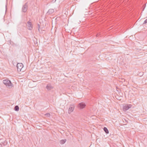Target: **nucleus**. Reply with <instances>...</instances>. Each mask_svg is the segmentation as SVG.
I'll list each match as a JSON object with an SVG mask.
<instances>
[{"instance_id": "obj_1", "label": "nucleus", "mask_w": 147, "mask_h": 147, "mask_svg": "<svg viewBox=\"0 0 147 147\" xmlns=\"http://www.w3.org/2000/svg\"><path fill=\"white\" fill-rule=\"evenodd\" d=\"M3 83L7 86H8L9 88H11L13 87V84L11 81L8 80H3Z\"/></svg>"}, {"instance_id": "obj_2", "label": "nucleus", "mask_w": 147, "mask_h": 147, "mask_svg": "<svg viewBox=\"0 0 147 147\" xmlns=\"http://www.w3.org/2000/svg\"><path fill=\"white\" fill-rule=\"evenodd\" d=\"M75 106L74 104H71L70 105L68 110V113L69 114L71 113L74 111V109Z\"/></svg>"}, {"instance_id": "obj_3", "label": "nucleus", "mask_w": 147, "mask_h": 147, "mask_svg": "<svg viewBox=\"0 0 147 147\" xmlns=\"http://www.w3.org/2000/svg\"><path fill=\"white\" fill-rule=\"evenodd\" d=\"M132 105H131L125 104L123 106V109L124 111H125L131 107Z\"/></svg>"}, {"instance_id": "obj_4", "label": "nucleus", "mask_w": 147, "mask_h": 147, "mask_svg": "<svg viewBox=\"0 0 147 147\" xmlns=\"http://www.w3.org/2000/svg\"><path fill=\"white\" fill-rule=\"evenodd\" d=\"M17 68L18 71H20L21 69L23 67V65L22 63H18L16 66Z\"/></svg>"}, {"instance_id": "obj_5", "label": "nucleus", "mask_w": 147, "mask_h": 147, "mask_svg": "<svg viewBox=\"0 0 147 147\" xmlns=\"http://www.w3.org/2000/svg\"><path fill=\"white\" fill-rule=\"evenodd\" d=\"M28 8V4L27 3H26L23 6L22 10V12H26L27 11Z\"/></svg>"}, {"instance_id": "obj_6", "label": "nucleus", "mask_w": 147, "mask_h": 147, "mask_svg": "<svg viewBox=\"0 0 147 147\" xmlns=\"http://www.w3.org/2000/svg\"><path fill=\"white\" fill-rule=\"evenodd\" d=\"M86 106V105L85 103L81 102L78 104V108L82 109L84 108Z\"/></svg>"}, {"instance_id": "obj_7", "label": "nucleus", "mask_w": 147, "mask_h": 147, "mask_svg": "<svg viewBox=\"0 0 147 147\" xmlns=\"http://www.w3.org/2000/svg\"><path fill=\"white\" fill-rule=\"evenodd\" d=\"M27 28L28 29L31 30L32 29L33 27L32 23L31 22L29 21L27 22Z\"/></svg>"}, {"instance_id": "obj_8", "label": "nucleus", "mask_w": 147, "mask_h": 147, "mask_svg": "<svg viewBox=\"0 0 147 147\" xmlns=\"http://www.w3.org/2000/svg\"><path fill=\"white\" fill-rule=\"evenodd\" d=\"M46 88L48 90H49L52 89L53 87L51 86V84L49 83L47 85Z\"/></svg>"}, {"instance_id": "obj_9", "label": "nucleus", "mask_w": 147, "mask_h": 147, "mask_svg": "<svg viewBox=\"0 0 147 147\" xmlns=\"http://www.w3.org/2000/svg\"><path fill=\"white\" fill-rule=\"evenodd\" d=\"M66 141V139H63L61 140L60 141V143L61 144H64Z\"/></svg>"}, {"instance_id": "obj_10", "label": "nucleus", "mask_w": 147, "mask_h": 147, "mask_svg": "<svg viewBox=\"0 0 147 147\" xmlns=\"http://www.w3.org/2000/svg\"><path fill=\"white\" fill-rule=\"evenodd\" d=\"M54 12V10L53 9H50L48 10L47 13L49 14H51L53 13V12Z\"/></svg>"}, {"instance_id": "obj_11", "label": "nucleus", "mask_w": 147, "mask_h": 147, "mask_svg": "<svg viewBox=\"0 0 147 147\" xmlns=\"http://www.w3.org/2000/svg\"><path fill=\"white\" fill-rule=\"evenodd\" d=\"M19 107L18 105L16 106L14 108V110L16 111H18L19 110Z\"/></svg>"}, {"instance_id": "obj_12", "label": "nucleus", "mask_w": 147, "mask_h": 147, "mask_svg": "<svg viewBox=\"0 0 147 147\" xmlns=\"http://www.w3.org/2000/svg\"><path fill=\"white\" fill-rule=\"evenodd\" d=\"M103 129L106 134H107L109 133V131L106 127H104L103 128Z\"/></svg>"}, {"instance_id": "obj_13", "label": "nucleus", "mask_w": 147, "mask_h": 147, "mask_svg": "<svg viewBox=\"0 0 147 147\" xmlns=\"http://www.w3.org/2000/svg\"><path fill=\"white\" fill-rule=\"evenodd\" d=\"M119 81L122 82H124L125 81V79L123 78H122L121 79H120Z\"/></svg>"}, {"instance_id": "obj_14", "label": "nucleus", "mask_w": 147, "mask_h": 147, "mask_svg": "<svg viewBox=\"0 0 147 147\" xmlns=\"http://www.w3.org/2000/svg\"><path fill=\"white\" fill-rule=\"evenodd\" d=\"M38 29L39 32L40 31V27L39 24H38Z\"/></svg>"}, {"instance_id": "obj_15", "label": "nucleus", "mask_w": 147, "mask_h": 147, "mask_svg": "<svg viewBox=\"0 0 147 147\" xmlns=\"http://www.w3.org/2000/svg\"><path fill=\"white\" fill-rule=\"evenodd\" d=\"M45 115L47 117H49L50 115V114L49 113H47L45 114Z\"/></svg>"}, {"instance_id": "obj_16", "label": "nucleus", "mask_w": 147, "mask_h": 147, "mask_svg": "<svg viewBox=\"0 0 147 147\" xmlns=\"http://www.w3.org/2000/svg\"><path fill=\"white\" fill-rule=\"evenodd\" d=\"M147 24V19L144 21V22L143 24Z\"/></svg>"}, {"instance_id": "obj_17", "label": "nucleus", "mask_w": 147, "mask_h": 147, "mask_svg": "<svg viewBox=\"0 0 147 147\" xmlns=\"http://www.w3.org/2000/svg\"><path fill=\"white\" fill-rule=\"evenodd\" d=\"M146 4H145L143 6V11H144V10L145 9V7H146Z\"/></svg>"}, {"instance_id": "obj_18", "label": "nucleus", "mask_w": 147, "mask_h": 147, "mask_svg": "<svg viewBox=\"0 0 147 147\" xmlns=\"http://www.w3.org/2000/svg\"><path fill=\"white\" fill-rule=\"evenodd\" d=\"M99 36V35H98V34H97V35H96V36Z\"/></svg>"}, {"instance_id": "obj_19", "label": "nucleus", "mask_w": 147, "mask_h": 147, "mask_svg": "<svg viewBox=\"0 0 147 147\" xmlns=\"http://www.w3.org/2000/svg\"><path fill=\"white\" fill-rule=\"evenodd\" d=\"M56 0H53V1H54V2H55L56 1Z\"/></svg>"}]
</instances>
